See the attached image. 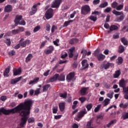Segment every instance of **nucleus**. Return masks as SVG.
<instances>
[{"instance_id": "4", "label": "nucleus", "mask_w": 128, "mask_h": 128, "mask_svg": "<svg viewBox=\"0 0 128 128\" xmlns=\"http://www.w3.org/2000/svg\"><path fill=\"white\" fill-rule=\"evenodd\" d=\"M90 12V8L88 5H84L81 8V14L84 16H86Z\"/></svg>"}, {"instance_id": "30", "label": "nucleus", "mask_w": 128, "mask_h": 128, "mask_svg": "<svg viewBox=\"0 0 128 128\" xmlns=\"http://www.w3.org/2000/svg\"><path fill=\"white\" fill-rule=\"evenodd\" d=\"M24 30V27H19L18 30H12V32H22Z\"/></svg>"}, {"instance_id": "9", "label": "nucleus", "mask_w": 128, "mask_h": 128, "mask_svg": "<svg viewBox=\"0 0 128 128\" xmlns=\"http://www.w3.org/2000/svg\"><path fill=\"white\" fill-rule=\"evenodd\" d=\"M54 46H51L48 47V49L44 50V52L46 54H52L54 52Z\"/></svg>"}, {"instance_id": "23", "label": "nucleus", "mask_w": 128, "mask_h": 128, "mask_svg": "<svg viewBox=\"0 0 128 128\" xmlns=\"http://www.w3.org/2000/svg\"><path fill=\"white\" fill-rule=\"evenodd\" d=\"M120 70H116L114 74H113V78H118L120 76Z\"/></svg>"}, {"instance_id": "34", "label": "nucleus", "mask_w": 128, "mask_h": 128, "mask_svg": "<svg viewBox=\"0 0 128 128\" xmlns=\"http://www.w3.org/2000/svg\"><path fill=\"white\" fill-rule=\"evenodd\" d=\"M116 124V120H112L108 124H107V128L110 127V126H112V124Z\"/></svg>"}, {"instance_id": "18", "label": "nucleus", "mask_w": 128, "mask_h": 128, "mask_svg": "<svg viewBox=\"0 0 128 128\" xmlns=\"http://www.w3.org/2000/svg\"><path fill=\"white\" fill-rule=\"evenodd\" d=\"M75 48H74V46H73L69 49V52H68V54L69 58H72L74 56V50Z\"/></svg>"}, {"instance_id": "20", "label": "nucleus", "mask_w": 128, "mask_h": 128, "mask_svg": "<svg viewBox=\"0 0 128 128\" xmlns=\"http://www.w3.org/2000/svg\"><path fill=\"white\" fill-rule=\"evenodd\" d=\"M34 58V56H32V54H29L26 58V60H25L26 62V64H28V62H30L32 60V58Z\"/></svg>"}, {"instance_id": "36", "label": "nucleus", "mask_w": 128, "mask_h": 128, "mask_svg": "<svg viewBox=\"0 0 128 128\" xmlns=\"http://www.w3.org/2000/svg\"><path fill=\"white\" fill-rule=\"evenodd\" d=\"M121 42L122 43H123V44H124V46H127L128 44V40L124 38H121Z\"/></svg>"}, {"instance_id": "38", "label": "nucleus", "mask_w": 128, "mask_h": 128, "mask_svg": "<svg viewBox=\"0 0 128 128\" xmlns=\"http://www.w3.org/2000/svg\"><path fill=\"white\" fill-rule=\"evenodd\" d=\"M89 18L90 20H92V22H96L98 20L96 16H90Z\"/></svg>"}, {"instance_id": "11", "label": "nucleus", "mask_w": 128, "mask_h": 128, "mask_svg": "<svg viewBox=\"0 0 128 128\" xmlns=\"http://www.w3.org/2000/svg\"><path fill=\"white\" fill-rule=\"evenodd\" d=\"M74 72H70L67 76H66V80L68 82H70V80H74Z\"/></svg>"}, {"instance_id": "53", "label": "nucleus", "mask_w": 128, "mask_h": 128, "mask_svg": "<svg viewBox=\"0 0 128 128\" xmlns=\"http://www.w3.org/2000/svg\"><path fill=\"white\" fill-rule=\"evenodd\" d=\"M117 6H118V2H113L112 4V8H117Z\"/></svg>"}, {"instance_id": "19", "label": "nucleus", "mask_w": 128, "mask_h": 128, "mask_svg": "<svg viewBox=\"0 0 128 128\" xmlns=\"http://www.w3.org/2000/svg\"><path fill=\"white\" fill-rule=\"evenodd\" d=\"M60 112H64L66 108V103L60 102L58 104Z\"/></svg>"}, {"instance_id": "17", "label": "nucleus", "mask_w": 128, "mask_h": 128, "mask_svg": "<svg viewBox=\"0 0 128 128\" xmlns=\"http://www.w3.org/2000/svg\"><path fill=\"white\" fill-rule=\"evenodd\" d=\"M126 81L124 80V79H122L119 82V86L120 88H122L123 91L124 89L126 88Z\"/></svg>"}, {"instance_id": "52", "label": "nucleus", "mask_w": 128, "mask_h": 128, "mask_svg": "<svg viewBox=\"0 0 128 128\" xmlns=\"http://www.w3.org/2000/svg\"><path fill=\"white\" fill-rule=\"evenodd\" d=\"M78 104V102L76 100H75L74 102L73 106H72V108H73V110H74V108H76V105Z\"/></svg>"}, {"instance_id": "37", "label": "nucleus", "mask_w": 128, "mask_h": 128, "mask_svg": "<svg viewBox=\"0 0 128 128\" xmlns=\"http://www.w3.org/2000/svg\"><path fill=\"white\" fill-rule=\"evenodd\" d=\"M74 20H69L68 21H66L64 24V26H68L70 23L72 22Z\"/></svg>"}, {"instance_id": "10", "label": "nucleus", "mask_w": 128, "mask_h": 128, "mask_svg": "<svg viewBox=\"0 0 128 128\" xmlns=\"http://www.w3.org/2000/svg\"><path fill=\"white\" fill-rule=\"evenodd\" d=\"M60 74H55L53 76L51 77L49 79L48 82H56Z\"/></svg>"}, {"instance_id": "2", "label": "nucleus", "mask_w": 128, "mask_h": 128, "mask_svg": "<svg viewBox=\"0 0 128 128\" xmlns=\"http://www.w3.org/2000/svg\"><path fill=\"white\" fill-rule=\"evenodd\" d=\"M112 13L114 14H115L116 16H120L119 18H116V20L117 22H122V20H124V14L122 12H120L116 11V10H114L112 11Z\"/></svg>"}, {"instance_id": "42", "label": "nucleus", "mask_w": 128, "mask_h": 128, "mask_svg": "<svg viewBox=\"0 0 128 128\" xmlns=\"http://www.w3.org/2000/svg\"><path fill=\"white\" fill-rule=\"evenodd\" d=\"M68 94L66 92L60 94V98H66Z\"/></svg>"}, {"instance_id": "8", "label": "nucleus", "mask_w": 128, "mask_h": 128, "mask_svg": "<svg viewBox=\"0 0 128 128\" xmlns=\"http://www.w3.org/2000/svg\"><path fill=\"white\" fill-rule=\"evenodd\" d=\"M62 2V0H55L52 4V8H58Z\"/></svg>"}, {"instance_id": "14", "label": "nucleus", "mask_w": 128, "mask_h": 128, "mask_svg": "<svg viewBox=\"0 0 128 128\" xmlns=\"http://www.w3.org/2000/svg\"><path fill=\"white\" fill-rule=\"evenodd\" d=\"M22 77L20 76V77L15 78L14 79H12L10 81V84H16L18 82H20V80H22Z\"/></svg>"}, {"instance_id": "25", "label": "nucleus", "mask_w": 128, "mask_h": 128, "mask_svg": "<svg viewBox=\"0 0 128 128\" xmlns=\"http://www.w3.org/2000/svg\"><path fill=\"white\" fill-rule=\"evenodd\" d=\"M118 27L116 25H111L110 27V32H114V30H118Z\"/></svg>"}, {"instance_id": "22", "label": "nucleus", "mask_w": 128, "mask_h": 128, "mask_svg": "<svg viewBox=\"0 0 128 128\" xmlns=\"http://www.w3.org/2000/svg\"><path fill=\"white\" fill-rule=\"evenodd\" d=\"M78 42V39L76 38H72L69 42L70 44H76Z\"/></svg>"}, {"instance_id": "54", "label": "nucleus", "mask_w": 128, "mask_h": 128, "mask_svg": "<svg viewBox=\"0 0 128 128\" xmlns=\"http://www.w3.org/2000/svg\"><path fill=\"white\" fill-rule=\"evenodd\" d=\"M100 2V0H94L92 2V4L94 6H96V4H98Z\"/></svg>"}, {"instance_id": "5", "label": "nucleus", "mask_w": 128, "mask_h": 128, "mask_svg": "<svg viewBox=\"0 0 128 128\" xmlns=\"http://www.w3.org/2000/svg\"><path fill=\"white\" fill-rule=\"evenodd\" d=\"M54 16V10L52 8H49L45 13V18L46 20H50Z\"/></svg>"}, {"instance_id": "32", "label": "nucleus", "mask_w": 128, "mask_h": 128, "mask_svg": "<svg viewBox=\"0 0 128 128\" xmlns=\"http://www.w3.org/2000/svg\"><path fill=\"white\" fill-rule=\"evenodd\" d=\"M20 44L21 46H22V48H24L26 46V41L24 42V38L20 39Z\"/></svg>"}, {"instance_id": "43", "label": "nucleus", "mask_w": 128, "mask_h": 128, "mask_svg": "<svg viewBox=\"0 0 128 128\" xmlns=\"http://www.w3.org/2000/svg\"><path fill=\"white\" fill-rule=\"evenodd\" d=\"M40 94V88H38L34 91V96H38Z\"/></svg>"}, {"instance_id": "56", "label": "nucleus", "mask_w": 128, "mask_h": 128, "mask_svg": "<svg viewBox=\"0 0 128 128\" xmlns=\"http://www.w3.org/2000/svg\"><path fill=\"white\" fill-rule=\"evenodd\" d=\"M0 100L2 102H6V96H2L0 98Z\"/></svg>"}, {"instance_id": "46", "label": "nucleus", "mask_w": 128, "mask_h": 128, "mask_svg": "<svg viewBox=\"0 0 128 128\" xmlns=\"http://www.w3.org/2000/svg\"><path fill=\"white\" fill-rule=\"evenodd\" d=\"M86 50L84 49L82 50L81 51V54H83L82 58H84L86 56Z\"/></svg>"}, {"instance_id": "47", "label": "nucleus", "mask_w": 128, "mask_h": 128, "mask_svg": "<svg viewBox=\"0 0 128 128\" xmlns=\"http://www.w3.org/2000/svg\"><path fill=\"white\" fill-rule=\"evenodd\" d=\"M124 120H126L128 118V112L124 113L122 116Z\"/></svg>"}, {"instance_id": "21", "label": "nucleus", "mask_w": 128, "mask_h": 128, "mask_svg": "<svg viewBox=\"0 0 128 128\" xmlns=\"http://www.w3.org/2000/svg\"><path fill=\"white\" fill-rule=\"evenodd\" d=\"M88 90V88H83L80 90V92L82 96H86V92Z\"/></svg>"}, {"instance_id": "7", "label": "nucleus", "mask_w": 128, "mask_h": 128, "mask_svg": "<svg viewBox=\"0 0 128 128\" xmlns=\"http://www.w3.org/2000/svg\"><path fill=\"white\" fill-rule=\"evenodd\" d=\"M114 63L108 62L106 64H102L100 68L105 70H108V68H114Z\"/></svg>"}, {"instance_id": "55", "label": "nucleus", "mask_w": 128, "mask_h": 128, "mask_svg": "<svg viewBox=\"0 0 128 128\" xmlns=\"http://www.w3.org/2000/svg\"><path fill=\"white\" fill-rule=\"evenodd\" d=\"M86 98L84 97H81L79 98V100H80V102H81L82 104L84 102H86Z\"/></svg>"}, {"instance_id": "31", "label": "nucleus", "mask_w": 128, "mask_h": 128, "mask_svg": "<svg viewBox=\"0 0 128 128\" xmlns=\"http://www.w3.org/2000/svg\"><path fill=\"white\" fill-rule=\"evenodd\" d=\"M49 88H50V84H47L46 85H44V86H43L42 92H47V90H48Z\"/></svg>"}, {"instance_id": "61", "label": "nucleus", "mask_w": 128, "mask_h": 128, "mask_svg": "<svg viewBox=\"0 0 128 128\" xmlns=\"http://www.w3.org/2000/svg\"><path fill=\"white\" fill-rule=\"evenodd\" d=\"M8 54L10 56H14V54H16V52L12 50L8 52Z\"/></svg>"}, {"instance_id": "6", "label": "nucleus", "mask_w": 128, "mask_h": 128, "mask_svg": "<svg viewBox=\"0 0 128 128\" xmlns=\"http://www.w3.org/2000/svg\"><path fill=\"white\" fill-rule=\"evenodd\" d=\"M40 6V3H37L33 5L30 12V16H34L38 12V7Z\"/></svg>"}, {"instance_id": "51", "label": "nucleus", "mask_w": 128, "mask_h": 128, "mask_svg": "<svg viewBox=\"0 0 128 128\" xmlns=\"http://www.w3.org/2000/svg\"><path fill=\"white\" fill-rule=\"evenodd\" d=\"M92 104H88L86 106V108H87L88 110H92Z\"/></svg>"}, {"instance_id": "60", "label": "nucleus", "mask_w": 128, "mask_h": 128, "mask_svg": "<svg viewBox=\"0 0 128 128\" xmlns=\"http://www.w3.org/2000/svg\"><path fill=\"white\" fill-rule=\"evenodd\" d=\"M34 118H30L28 120V122L29 124H32V122H34Z\"/></svg>"}, {"instance_id": "3", "label": "nucleus", "mask_w": 128, "mask_h": 128, "mask_svg": "<svg viewBox=\"0 0 128 128\" xmlns=\"http://www.w3.org/2000/svg\"><path fill=\"white\" fill-rule=\"evenodd\" d=\"M94 56L97 58L99 62H102V60L106 58V56L102 54H100V50H96L94 51Z\"/></svg>"}, {"instance_id": "33", "label": "nucleus", "mask_w": 128, "mask_h": 128, "mask_svg": "<svg viewBox=\"0 0 128 128\" xmlns=\"http://www.w3.org/2000/svg\"><path fill=\"white\" fill-rule=\"evenodd\" d=\"M110 100L109 98H106L103 102V104H104V106H108V104H110Z\"/></svg>"}, {"instance_id": "62", "label": "nucleus", "mask_w": 128, "mask_h": 128, "mask_svg": "<svg viewBox=\"0 0 128 128\" xmlns=\"http://www.w3.org/2000/svg\"><path fill=\"white\" fill-rule=\"evenodd\" d=\"M114 94V92H112L111 94L108 93L107 94V96L110 98H112V96Z\"/></svg>"}, {"instance_id": "58", "label": "nucleus", "mask_w": 128, "mask_h": 128, "mask_svg": "<svg viewBox=\"0 0 128 128\" xmlns=\"http://www.w3.org/2000/svg\"><path fill=\"white\" fill-rule=\"evenodd\" d=\"M46 30H47V32H50V24H46Z\"/></svg>"}, {"instance_id": "16", "label": "nucleus", "mask_w": 128, "mask_h": 128, "mask_svg": "<svg viewBox=\"0 0 128 128\" xmlns=\"http://www.w3.org/2000/svg\"><path fill=\"white\" fill-rule=\"evenodd\" d=\"M86 108H84V110H82L78 113V118H82L84 116V114H86Z\"/></svg>"}, {"instance_id": "12", "label": "nucleus", "mask_w": 128, "mask_h": 128, "mask_svg": "<svg viewBox=\"0 0 128 128\" xmlns=\"http://www.w3.org/2000/svg\"><path fill=\"white\" fill-rule=\"evenodd\" d=\"M39 80H40V78L36 77L33 79V80H30V82H29L28 84L30 86H32H32H34V84H38V82Z\"/></svg>"}, {"instance_id": "26", "label": "nucleus", "mask_w": 128, "mask_h": 128, "mask_svg": "<svg viewBox=\"0 0 128 128\" xmlns=\"http://www.w3.org/2000/svg\"><path fill=\"white\" fill-rule=\"evenodd\" d=\"M124 52V46L122 45H120L118 46V52L119 54H122Z\"/></svg>"}, {"instance_id": "1", "label": "nucleus", "mask_w": 128, "mask_h": 128, "mask_svg": "<svg viewBox=\"0 0 128 128\" xmlns=\"http://www.w3.org/2000/svg\"><path fill=\"white\" fill-rule=\"evenodd\" d=\"M15 24H20V26H26V21L22 20V15L18 14L16 16L14 20Z\"/></svg>"}, {"instance_id": "41", "label": "nucleus", "mask_w": 128, "mask_h": 128, "mask_svg": "<svg viewBox=\"0 0 128 128\" xmlns=\"http://www.w3.org/2000/svg\"><path fill=\"white\" fill-rule=\"evenodd\" d=\"M118 64H122V58L118 57L117 62Z\"/></svg>"}, {"instance_id": "13", "label": "nucleus", "mask_w": 128, "mask_h": 128, "mask_svg": "<svg viewBox=\"0 0 128 128\" xmlns=\"http://www.w3.org/2000/svg\"><path fill=\"white\" fill-rule=\"evenodd\" d=\"M12 10V6L10 4H8L4 8V12H10Z\"/></svg>"}, {"instance_id": "44", "label": "nucleus", "mask_w": 128, "mask_h": 128, "mask_svg": "<svg viewBox=\"0 0 128 128\" xmlns=\"http://www.w3.org/2000/svg\"><path fill=\"white\" fill-rule=\"evenodd\" d=\"M102 104H98L94 110V112H98L100 110V108Z\"/></svg>"}, {"instance_id": "63", "label": "nucleus", "mask_w": 128, "mask_h": 128, "mask_svg": "<svg viewBox=\"0 0 128 128\" xmlns=\"http://www.w3.org/2000/svg\"><path fill=\"white\" fill-rule=\"evenodd\" d=\"M112 8L110 7H108L106 9H105L104 12H111Z\"/></svg>"}, {"instance_id": "45", "label": "nucleus", "mask_w": 128, "mask_h": 128, "mask_svg": "<svg viewBox=\"0 0 128 128\" xmlns=\"http://www.w3.org/2000/svg\"><path fill=\"white\" fill-rule=\"evenodd\" d=\"M60 42V39H56V40L53 41V44L56 46H58V43Z\"/></svg>"}, {"instance_id": "48", "label": "nucleus", "mask_w": 128, "mask_h": 128, "mask_svg": "<svg viewBox=\"0 0 128 128\" xmlns=\"http://www.w3.org/2000/svg\"><path fill=\"white\" fill-rule=\"evenodd\" d=\"M102 115H99L98 116H97V120H96V122L98 124H100V120H102Z\"/></svg>"}, {"instance_id": "50", "label": "nucleus", "mask_w": 128, "mask_h": 128, "mask_svg": "<svg viewBox=\"0 0 128 128\" xmlns=\"http://www.w3.org/2000/svg\"><path fill=\"white\" fill-rule=\"evenodd\" d=\"M58 106H54L52 108V113L53 114H57L58 112Z\"/></svg>"}, {"instance_id": "28", "label": "nucleus", "mask_w": 128, "mask_h": 128, "mask_svg": "<svg viewBox=\"0 0 128 128\" xmlns=\"http://www.w3.org/2000/svg\"><path fill=\"white\" fill-rule=\"evenodd\" d=\"M8 74H10V66L7 67V68H6L4 72V76H6L8 78Z\"/></svg>"}, {"instance_id": "29", "label": "nucleus", "mask_w": 128, "mask_h": 128, "mask_svg": "<svg viewBox=\"0 0 128 128\" xmlns=\"http://www.w3.org/2000/svg\"><path fill=\"white\" fill-rule=\"evenodd\" d=\"M94 122V120H90V121L87 122V124L85 128H92V124Z\"/></svg>"}, {"instance_id": "59", "label": "nucleus", "mask_w": 128, "mask_h": 128, "mask_svg": "<svg viewBox=\"0 0 128 128\" xmlns=\"http://www.w3.org/2000/svg\"><path fill=\"white\" fill-rule=\"evenodd\" d=\"M40 30V26H36L34 28V32H38V30Z\"/></svg>"}, {"instance_id": "49", "label": "nucleus", "mask_w": 128, "mask_h": 128, "mask_svg": "<svg viewBox=\"0 0 128 128\" xmlns=\"http://www.w3.org/2000/svg\"><path fill=\"white\" fill-rule=\"evenodd\" d=\"M58 30V27L55 25H53L51 28L52 32H54V30Z\"/></svg>"}, {"instance_id": "24", "label": "nucleus", "mask_w": 128, "mask_h": 128, "mask_svg": "<svg viewBox=\"0 0 128 128\" xmlns=\"http://www.w3.org/2000/svg\"><path fill=\"white\" fill-rule=\"evenodd\" d=\"M14 76H18L22 72V70L20 68L18 69H14L13 70Z\"/></svg>"}, {"instance_id": "39", "label": "nucleus", "mask_w": 128, "mask_h": 128, "mask_svg": "<svg viewBox=\"0 0 128 128\" xmlns=\"http://www.w3.org/2000/svg\"><path fill=\"white\" fill-rule=\"evenodd\" d=\"M128 103L126 102L124 104L121 103L120 104V108H128Z\"/></svg>"}, {"instance_id": "57", "label": "nucleus", "mask_w": 128, "mask_h": 128, "mask_svg": "<svg viewBox=\"0 0 128 128\" xmlns=\"http://www.w3.org/2000/svg\"><path fill=\"white\" fill-rule=\"evenodd\" d=\"M5 44H6L7 46H10V39H6L4 40Z\"/></svg>"}, {"instance_id": "27", "label": "nucleus", "mask_w": 128, "mask_h": 128, "mask_svg": "<svg viewBox=\"0 0 128 128\" xmlns=\"http://www.w3.org/2000/svg\"><path fill=\"white\" fill-rule=\"evenodd\" d=\"M58 80L60 82H64L66 80V76H64V74H61L58 78Z\"/></svg>"}, {"instance_id": "15", "label": "nucleus", "mask_w": 128, "mask_h": 128, "mask_svg": "<svg viewBox=\"0 0 128 128\" xmlns=\"http://www.w3.org/2000/svg\"><path fill=\"white\" fill-rule=\"evenodd\" d=\"M82 64L83 70H86L88 68V60H84L82 62Z\"/></svg>"}, {"instance_id": "35", "label": "nucleus", "mask_w": 128, "mask_h": 128, "mask_svg": "<svg viewBox=\"0 0 128 128\" xmlns=\"http://www.w3.org/2000/svg\"><path fill=\"white\" fill-rule=\"evenodd\" d=\"M108 2H105L104 3L101 4L100 6H99V8H106V6H108Z\"/></svg>"}, {"instance_id": "40", "label": "nucleus", "mask_w": 128, "mask_h": 128, "mask_svg": "<svg viewBox=\"0 0 128 128\" xmlns=\"http://www.w3.org/2000/svg\"><path fill=\"white\" fill-rule=\"evenodd\" d=\"M122 8H124V4H123L117 6V7L116 8V10H122Z\"/></svg>"}, {"instance_id": "64", "label": "nucleus", "mask_w": 128, "mask_h": 128, "mask_svg": "<svg viewBox=\"0 0 128 128\" xmlns=\"http://www.w3.org/2000/svg\"><path fill=\"white\" fill-rule=\"evenodd\" d=\"M16 106V104L15 102H12L10 104V106L11 108H14V106Z\"/></svg>"}]
</instances>
